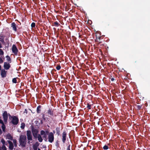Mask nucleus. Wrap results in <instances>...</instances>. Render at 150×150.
Segmentation results:
<instances>
[{"label": "nucleus", "instance_id": "nucleus-1", "mask_svg": "<svg viewBox=\"0 0 150 150\" xmlns=\"http://www.w3.org/2000/svg\"><path fill=\"white\" fill-rule=\"evenodd\" d=\"M20 145L22 147H25L27 144V137L25 135H21L19 140Z\"/></svg>", "mask_w": 150, "mask_h": 150}, {"label": "nucleus", "instance_id": "nucleus-2", "mask_svg": "<svg viewBox=\"0 0 150 150\" xmlns=\"http://www.w3.org/2000/svg\"><path fill=\"white\" fill-rule=\"evenodd\" d=\"M11 119V123L14 125H17L19 122V119L18 117L15 116H13V117Z\"/></svg>", "mask_w": 150, "mask_h": 150}, {"label": "nucleus", "instance_id": "nucleus-3", "mask_svg": "<svg viewBox=\"0 0 150 150\" xmlns=\"http://www.w3.org/2000/svg\"><path fill=\"white\" fill-rule=\"evenodd\" d=\"M27 136L28 140V144H30V141H32L33 140L32 136L31 134V132L30 130H28L27 131Z\"/></svg>", "mask_w": 150, "mask_h": 150}, {"label": "nucleus", "instance_id": "nucleus-4", "mask_svg": "<svg viewBox=\"0 0 150 150\" xmlns=\"http://www.w3.org/2000/svg\"><path fill=\"white\" fill-rule=\"evenodd\" d=\"M31 131L34 138H36L37 135L38 134V130L37 129L35 128L33 126H32Z\"/></svg>", "mask_w": 150, "mask_h": 150}, {"label": "nucleus", "instance_id": "nucleus-5", "mask_svg": "<svg viewBox=\"0 0 150 150\" xmlns=\"http://www.w3.org/2000/svg\"><path fill=\"white\" fill-rule=\"evenodd\" d=\"M54 135L53 133L50 132L49 133L48 135V141L50 143H52L54 140Z\"/></svg>", "mask_w": 150, "mask_h": 150}, {"label": "nucleus", "instance_id": "nucleus-6", "mask_svg": "<svg viewBox=\"0 0 150 150\" xmlns=\"http://www.w3.org/2000/svg\"><path fill=\"white\" fill-rule=\"evenodd\" d=\"M12 52L14 53L15 55H17L18 50L17 48L16 45L15 44L13 45L12 47Z\"/></svg>", "mask_w": 150, "mask_h": 150}, {"label": "nucleus", "instance_id": "nucleus-7", "mask_svg": "<svg viewBox=\"0 0 150 150\" xmlns=\"http://www.w3.org/2000/svg\"><path fill=\"white\" fill-rule=\"evenodd\" d=\"M3 119L5 124L7 122L8 114L6 111H4L2 115Z\"/></svg>", "mask_w": 150, "mask_h": 150}, {"label": "nucleus", "instance_id": "nucleus-8", "mask_svg": "<svg viewBox=\"0 0 150 150\" xmlns=\"http://www.w3.org/2000/svg\"><path fill=\"white\" fill-rule=\"evenodd\" d=\"M67 133L66 131H64L62 134V141L63 143H64L66 140Z\"/></svg>", "mask_w": 150, "mask_h": 150}, {"label": "nucleus", "instance_id": "nucleus-9", "mask_svg": "<svg viewBox=\"0 0 150 150\" xmlns=\"http://www.w3.org/2000/svg\"><path fill=\"white\" fill-rule=\"evenodd\" d=\"M11 67V65L10 64L7 62H4V69L6 70H8Z\"/></svg>", "mask_w": 150, "mask_h": 150}, {"label": "nucleus", "instance_id": "nucleus-10", "mask_svg": "<svg viewBox=\"0 0 150 150\" xmlns=\"http://www.w3.org/2000/svg\"><path fill=\"white\" fill-rule=\"evenodd\" d=\"M6 72L5 69H2L1 70V75L3 78L5 77L6 76Z\"/></svg>", "mask_w": 150, "mask_h": 150}, {"label": "nucleus", "instance_id": "nucleus-11", "mask_svg": "<svg viewBox=\"0 0 150 150\" xmlns=\"http://www.w3.org/2000/svg\"><path fill=\"white\" fill-rule=\"evenodd\" d=\"M7 142L9 144V149L10 150H12L14 147V146L12 142L10 140H8Z\"/></svg>", "mask_w": 150, "mask_h": 150}, {"label": "nucleus", "instance_id": "nucleus-12", "mask_svg": "<svg viewBox=\"0 0 150 150\" xmlns=\"http://www.w3.org/2000/svg\"><path fill=\"white\" fill-rule=\"evenodd\" d=\"M11 27L12 28L13 30L15 31H17L16 25L14 22L11 23Z\"/></svg>", "mask_w": 150, "mask_h": 150}, {"label": "nucleus", "instance_id": "nucleus-13", "mask_svg": "<svg viewBox=\"0 0 150 150\" xmlns=\"http://www.w3.org/2000/svg\"><path fill=\"white\" fill-rule=\"evenodd\" d=\"M35 139H38V140L40 142H42V141L43 139L42 138V137H41V135L39 134L38 135H37V137L36 138H35Z\"/></svg>", "mask_w": 150, "mask_h": 150}, {"label": "nucleus", "instance_id": "nucleus-14", "mask_svg": "<svg viewBox=\"0 0 150 150\" xmlns=\"http://www.w3.org/2000/svg\"><path fill=\"white\" fill-rule=\"evenodd\" d=\"M0 121L1 122H0V123L2 124L1 128L2 129V130L4 132H5V129L6 128L5 125L3 121Z\"/></svg>", "mask_w": 150, "mask_h": 150}, {"label": "nucleus", "instance_id": "nucleus-15", "mask_svg": "<svg viewBox=\"0 0 150 150\" xmlns=\"http://www.w3.org/2000/svg\"><path fill=\"white\" fill-rule=\"evenodd\" d=\"M42 106L41 105H39L37 108V112L38 113H40L41 112V109Z\"/></svg>", "mask_w": 150, "mask_h": 150}, {"label": "nucleus", "instance_id": "nucleus-16", "mask_svg": "<svg viewBox=\"0 0 150 150\" xmlns=\"http://www.w3.org/2000/svg\"><path fill=\"white\" fill-rule=\"evenodd\" d=\"M47 113L50 115L52 116L53 115V111L52 109L49 108L48 110Z\"/></svg>", "mask_w": 150, "mask_h": 150}, {"label": "nucleus", "instance_id": "nucleus-17", "mask_svg": "<svg viewBox=\"0 0 150 150\" xmlns=\"http://www.w3.org/2000/svg\"><path fill=\"white\" fill-rule=\"evenodd\" d=\"M6 138L7 139H9L10 140H13V137L9 134H7L6 135Z\"/></svg>", "mask_w": 150, "mask_h": 150}, {"label": "nucleus", "instance_id": "nucleus-18", "mask_svg": "<svg viewBox=\"0 0 150 150\" xmlns=\"http://www.w3.org/2000/svg\"><path fill=\"white\" fill-rule=\"evenodd\" d=\"M56 131L57 134L58 135V136H59L60 135V128L57 127L56 129Z\"/></svg>", "mask_w": 150, "mask_h": 150}, {"label": "nucleus", "instance_id": "nucleus-19", "mask_svg": "<svg viewBox=\"0 0 150 150\" xmlns=\"http://www.w3.org/2000/svg\"><path fill=\"white\" fill-rule=\"evenodd\" d=\"M0 37H0V41H1L2 43H4V36H0Z\"/></svg>", "mask_w": 150, "mask_h": 150}, {"label": "nucleus", "instance_id": "nucleus-20", "mask_svg": "<svg viewBox=\"0 0 150 150\" xmlns=\"http://www.w3.org/2000/svg\"><path fill=\"white\" fill-rule=\"evenodd\" d=\"M101 37H99L98 38H97L96 41L97 42H98V44H100L102 42L100 41Z\"/></svg>", "mask_w": 150, "mask_h": 150}, {"label": "nucleus", "instance_id": "nucleus-21", "mask_svg": "<svg viewBox=\"0 0 150 150\" xmlns=\"http://www.w3.org/2000/svg\"><path fill=\"white\" fill-rule=\"evenodd\" d=\"M6 57V60H7L10 63H11V59L10 57L8 55H7Z\"/></svg>", "mask_w": 150, "mask_h": 150}, {"label": "nucleus", "instance_id": "nucleus-22", "mask_svg": "<svg viewBox=\"0 0 150 150\" xmlns=\"http://www.w3.org/2000/svg\"><path fill=\"white\" fill-rule=\"evenodd\" d=\"M54 25L56 27H58L60 25V24L57 21H55L54 22Z\"/></svg>", "mask_w": 150, "mask_h": 150}, {"label": "nucleus", "instance_id": "nucleus-23", "mask_svg": "<svg viewBox=\"0 0 150 150\" xmlns=\"http://www.w3.org/2000/svg\"><path fill=\"white\" fill-rule=\"evenodd\" d=\"M13 143L14 144V146L15 147H17V141L16 140V139H13Z\"/></svg>", "mask_w": 150, "mask_h": 150}, {"label": "nucleus", "instance_id": "nucleus-24", "mask_svg": "<svg viewBox=\"0 0 150 150\" xmlns=\"http://www.w3.org/2000/svg\"><path fill=\"white\" fill-rule=\"evenodd\" d=\"M16 79H18V78H14L12 79V82L14 83H17Z\"/></svg>", "mask_w": 150, "mask_h": 150}, {"label": "nucleus", "instance_id": "nucleus-25", "mask_svg": "<svg viewBox=\"0 0 150 150\" xmlns=\"http://www.w3.org/2000/svg\"><path fill=\"white\" fill-rule=\"evenodd\" d=\"M25 126V124L24 123H22L21 124V128L22 129H24Z\"/></svg>", "mask_w": 150, "mask_h": 150}, {"label": "nucleus", "instance_id": "nucleus-26", "mask_svg": "<svg viewBox=\"0 0 150 150\" xmlns=\"http://www.w3.org/2000/svg\"><path fill=\"white\" fill-rule=\"evenodd\" d=\"M44 134H46L45 132L43 130H41L40 131V135L43 136Z\"/></svg>", "mask_w": 150, "mask_h": 150}, {"label": "nucleus", "instance_id": "nucleus-27", "mask_svg": "<svg viewBox=\"0 0 150 150\" xmlns=\"http://www.w3.org/2000/svg\"><path fill=\"white\" fill-rule=\"evenodd\" d=\"M142 106V105H137L136 106L137 107V109L139 110H140Z\"/></svg>", "mask_w": 150, "mask_h": 150}, {"label": "nucleus", "instance_id": "nucleus-28", "mask_svg": "<svg viewBox=\"0 0 150 150\" xmlns=\"http://www.w3.org/2000/svg\"><path fill=\"white\" fill-rule=\"evenodd\" d=\"M1 148L2 150H6L7 148L5 145H3Z\"/></svg>", "mask_w": 150, "mask_h": 150}, {"label": "nucleus", "instance_id": "nucleus-29", "mask_svg": "<svg viewBox=\"0 0 150 150\" xmlns=\"http://www.w3.org/2000/svg\"><path fill=\"white\" fill-rule=\"evenodd\" d=\"M4 52L2 49H0V55L3 56Z\"/></svg>", "mask_w": 150, "mask_h": 150}, {"label": "nucleus", "instance_id": "nucleus-30", "mask_svg": "<svg viewBox=\"0 0 150 150\" xmlns=\"http://www.w3.org/2000/svg\"><path fill=\"white\" fill-rule=\"evenodd\" d=\"M108 146L106 145H105L103 147V149L104 150H107L108 149Z\"/></svg>", "mask_w": 150, "mask_h": 150}, {"label": "nucleus", "instance_id": "nucleus-31", "mask_svg": "<svg viewBox=\"0 0 150 150\" xmlns=\"http://www.w3.org/2000/svg\"><path fill=\"white\" fill-rule=\"evenodd\" d=\"M91 105L90 104H89L88 103H87V107L88 109H91Z\"/></svg>", "mask_w": 150, "mask_h": 150}, {"label": "nucleus", "instance_id": "nucleus-32", "mask_svg": "<svg viewBox=\"0 0 150 150\" xmlns=\"http://www.w3.org/2000/svg\"><path fill=\"white\" fill-rule=\"evenodd\" d=\"M43 138H44V140L45 142H47V135L46 134H44V135L43 136Z\"/></svg>", "mask_w": 150, "mask_h": 150}, {"label": "nucleus", "instance_id": "nucleus-33", "mask_svg": "<svg viewBox=\"0 0 150 150\" xmlns=\"http://www.w3.org/2000/svg\"><path fill=\"white\" fill-rule=\"evenodd\" d=\"M61 68V67L60 66V65H57L56 67V69L57 70H59Z\"/></svg>", "mask_w": 150, "mask_h": 150}, {"label": "nucleus", "instance_id": "nucleus-34", "mask_svg": "<svg viewBox=\"0 0 150 150\" xmlns=\"http://www.w3.org/2000/svg\"><path fill=\"white\" fill-rule=\"evenodd\" d=\"M31 27L32 28H34L35 27V24L34 22H33L31 24Z\"/></svg>", "mask_w": 150, "mask_h": 150}, {"label": "nucleus", "instance_id": "nucleus-35", "mask_svg": "<svg viewBox=\"0 0 150 150\" xmlns=\"http://www.w3.org/2000/svg\"><path fill=\"white\" fill-rule=\"evenodd\" d=\"M1 142L2 143L3 145H5V141L3 139H1Z\"/></svg>", "mask_w": 150, "mask_h": 150}, {"label": "nucleus", "instance_id": "nucleus-36", "mask_svg": "<svg viewBox=\"0 0 150 150\" xmlns=\"http://www.w3.org/2000/svg\"><path fill=\"white\" fill-rule=\"evenodd\" d=\"M39 143L38 142H36L35 144H34L33 145H35V146L38 147V146H39Z\"/></svg>", "mask_w": 150, "mask_h": 150}, {"label": "nucleus", "instance_id": "nucleus-37", "mask_svg": "<svg viewBox=\"0 0 150 150\" xmlns=\"http://www.w3.org/2000/svg\"><path fill=\"white\" fill-rule=\"evenodd\" d=\"M33 147L34 150H37L38 147L35 146V145H33Z\"/></svg>", "mask_w": 150, "mask_h": 150}, {"label": "nucleus", "instance_id": "nucleus-38", "mask_svg": "<svg viewBox=\"0 0 150 150\" xmlns=\"http://www.w3.org/2000/svg\"><path fill=\"white\" fill-rule=\"evenodd\" d=\"M71 145L70 144H69L68 146H67L66 150H70Z\"/></svg>", "mask_w": 150, "mask_h": 150}, {"label": "nucleus", "instance_id": "nucleus-39", "mask_svg": "<svg viewBox=\"0 0 150 150\" xmlns=\"http://www.w3.org/2000/svg\"><path fill=\"white\" fill-rule=\"evenodd\" d=\"M8 116H9V118L10 120H11L13 117V116H11L9 114H8Z\"/></svg>", "mask_w": 150, "mask_h": 150}, {"label": "nucleus", "instance_id": "nucleus-40", "mask_svg": "<svg viewBox=\"0 0 150 150\" xmlns=\"http://www.w3.org/2000/svg\"><path fill=\"white\" fill-rule=\"evenodd\" d=\"M42 118L44 120H46V117H45V114H43L42 115Z\"/></svg>", "mask_w": 150, "mask_h": 150}, {"label": "nucleus", "instance_id": "nucleus-41", "mask_svg": "<svg viewBox=\"0 0 150 150\" xmlns=\"http://www.w3.org/2000/svg\"><path fill=\"white\" fill-rule=\"evenodd\" d=\"M4 62V60H3L2 59L1 57H0V64H1L3 63Z\"/></svg>", "mask_w": 150, "mask_h": 150}, {"label": "nucleus", "instance_id": "nucleus-42", "mask_svg": "<svg viewBox=\"0 0 150 150\" xmlns=\"http://www.w3.org/2000/svg\"><path fill=\"white\" fill-rule=\"evenodd\" d=\"M25 112L26 113H27V110L26 109H25L24 113Z\"/></svg>", "mask_w": 150, "mask_h": 150}, {"label": "nucleus", "instance_id": "nucleus-43", "mask_svg": "<svg viewBox=\"0 0 150 150\" xmlns=\"http://www.w3.org/2000/svg\"><path fill=\"white\" fill-rule=\"evenodd\" d=\"M115 80V79L114 78H112L111 79V80L112 81H113Z\"/></svg>", "mask_w": 150, "mask_h": 150}, {"label": "nucleus", "instance_id": "nucleus-44", "mask_svg": "<svg viewBox=\"0 0 150 150\" xmlns=\"http://www.w3.org/2000/svg\"><path fill=\"white\" fill-rule=\"evenodd\" d=\"M4 55L3 56L1 55V56L0 57H1L2 59L3 58V59H4Z\"/></svg>", "mask_w": 150, "mask_h": 150}, {"label": "nucleus", "instance_id": "nucleus-45", "mask_svg": "<svg viewBox=\"0 0 150 150\" xmlns=\"http://www.w3.org/2000/svg\"><path fill=\"white\" fill-rule=\"evenodd\" d=\"M2 47V46L1 43L0 42V48H1Z\"/></svg>", "mask_w": 150, "mask_h": 150}, {"label": "nucleus", "instance_id": "nucleus-46", "mask_svg": "<svg viewBox=\"0 0 150 150\" xmlns=\"http://www.w3.org/2000/svg\"><path fill=\"white\" fill-rule=\"evenodd\" d=\"M53 134H54V133H55V131H54V130L53 131Z\"/></svg>", "mask_w": 150, "mask_h": 150}, {"label": "nucleus", "instance_id": "nucleus-47", "mask_svg": "<svg viewBox=\"0 0 150 150\" xmlns=\"http://www.w3.org/2000/svg\"><path fill=\"white\" fill-rule=\"evenodd\" d=\"M47 134L48 133V131H46V132H45Z\"/></svg>", "mask_w": 150, "mask_h": 150}, {"label": "nucleus", "instance_id": "nucleus-48", "mask_svg": "<svg viewBox=\"0 0 150 150\" xmlns=\"http://www.w3.org/2000/svg\"><path fill=\"white\" fill-rule=\"evenodd\" d=\"M0 150H2L1 147L0 146Z\"/></svg>", "mask_w": 150, "mask_h": 150}, {"label": "nucleus", "instance_id": "nucleus-49", "mask_svg": "<svg viewBox=\"0 0 150 150\" xmlns=\"http://www.w3.org/2000/svg\"><path fill=\"white\" fill-rule=\"evenodd\" d=\"M41 123L42 124V121H41Z\"/></svg>", "mask_w": 150, "mask_h": 150}, {"label": "nucleus", "instance_id": "nucleus-50", "mask_svg": "<svg viewBox=\"0 0 150 150\" xmlns=\"http://www.w3.org/2000/svg\"><path fill=\"white\" fill-rule=\"evenodd\" d=\"M38 150H41L40 149H38Z\"/></svg>", "mask_w": 150, "mask_h": 150}]
</instances>
